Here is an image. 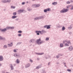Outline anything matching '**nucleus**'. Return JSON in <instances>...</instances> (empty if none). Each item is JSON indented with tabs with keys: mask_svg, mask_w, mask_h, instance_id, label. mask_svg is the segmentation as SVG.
Listing matches in <instances>:
<instances>
[{
	"mask_svg": "<svg viewBox=\"0 0 73 73\" xmlns=\"http://www.w3.org/2000/svg\"><path fill=\"white\" fill-rule=\"evenodd\" d=\"M36 44H38V45H40L41 44L44 43V40H42L41 41V38H40L38 39H37L36 41Z\"/></svg>",
	"mask_w": 73,
	"mask_h": 73,
	"instance_id": "1",
	"label": "nucleus"
},
{
	"mask_svg": "<svg viewBox=\"0 0 73 73\" xmlns=\"http://www.w3.org/2000/svg\"><path fill=\"white\" fill-rule=\"evenodd\" d=\"M36 33H37L38 32V33H40V35H42L43 34V33H46V31H45V30H42L41 31H36Z\"/></svg>",
	"mask_w": 73,
	"mask_h": 73,
	"instance_id": "2",
	"label": "nucleus"
},
{
	"mask_svg": "<svg viewBox=\"0 0 73 73\" xmlns=\"http://www.w3.org/2000/svg\"><path fill=\"white\" fill-rule=\"evenodd\" d=\"M68 11V9H65L64 8L63 9V10H61L60 11V13H65L66 12H67Z\"/></svg>",
	"mask_w": 73,
	"mask_h": 73,
	"instance_id": "3",
	"label": "nucleus"
},
{
	"mask_svg": "<svg viewBox=\"0 0 73 73\" xmlns=\"http://www.w3.org/2000/svg\"><path fill=\"white\" fill-rule=\"evenodd\" d=\"M3 3H10L11 0H3L2 1Z\"/></svg>",
	"mask_w": 73,
	"mask_h": 73,
	"instance_id": "4",
	"label": "nucleus"
},
{
	"mask_svg": "<svg viewBox=\"0 0 73 73\" xmlns=\"http://www.w3.org/2000/svg\"><path fill=\"white\" fill-rule=\"evenodd\" d=\"M44 12H45V13H46L47 12V11L48 12H49L50 11V9L49 8H47L46 9H45L44 10Z\"/></svg>",
	"mask_w": 73,
	"mask_h": 73,
	"instance_id": "5",
	"label": "nucleus"
},
{
	"mask_svg": "<svg viewBox=\"0 0 73 73\" xmlns=\"http://www.w3.org/2000/svg\"><path fill=\"white\" fill-rule=\"evenodd\" d=\"M6 29V30H8L9 29H14V27H7Z\"/></svg>",
	"mask_w": 73,
	"mask_h": 73,
	"instance_id": "6",
	"label": "nucleus"
},
{
	"mask_svg": "<svg viewBox=\"0 0 73 73\" xmlns=\"http://www.w3.org/2000/svg\"><path fill=\"white\" fill-rule=\"evenodd\" d=\"M30 42H32V43H33L35 42V40L33 39H32L30 40Z\"/></svg>",
	"mask_w": 73,
	"mask_h": 73,
	"instance_id": "7",
	"label": "nucleus"
},
{
	"mask_svg": "<svg viewBox=\"0 0 73 73\" xmlns=\"http://www.w3.org/2000/svg\"><path fill=\"white\" fill-rule=\"evenodd\" d=\"M73 49V47L72 46H70L69 48H68V50H70V51H71V50H72Z\"/></svg>",
	"mask_w": 73,
	"mask_h": 73,
	"instance_id": "8",
	"label": "nucleus"
},
{
	"mask_svg": "<svg viewBox=\"0 0 73 73\" xmlns=\"http://www.w3.org/2000/svg\"><path fill=\"white\" fill-rule=\"evenodd\" d=\"M35 54L37 55H42V54H44V53L43 52L41 53H35Z\"/></svg>",
	"mask_w": 73,
	"mask_h": 73,
	"instance_id": "9",
	"label": "nucleus"
},
{
	"mask_svg": "<svg viewBox=\"0 0 73 73\" xmlns=\"http://www.w3.org/2000/svg\"><path fill=\"white\" fill-rule=\"evenodd\" d=\"M40 5L36 4L33 5V7H36V8H37V7H40Z\"/></svg>",
	"mask_w": 73,
	"mask_h": 73,
	"instance_id": "10",
	"label": "nucleus"
},
{
	"mask_svg": "<svg viewBox=\"0 0 73 73\" xmlns=\"http://www.w3.org/2000/svg\"><path fill=\"white\" fill-rule=\"evenodd\" d=\"M30 66H31V64L29 63H28L25 66V68H28V67H29Z\"/></svg>",
	"mask_w": 73,
	"mask_h": 73,
	"instance_id": "11",
	"label": "nucleus"
},
{
	"mask_svg": "<svg viewBox=\"0 0 73 73\" xmlns=\"http://www.w3.org/2000/svg\"><path fill=\"white\" fill-rule=\"evenodd\" d=\"M24 10H19L18 11V12L19 13H22V12H23V11H24Z\"/></svg>",
	"mask_w": 73,
	"mask_h": 73,
	"instance_id": "12",
	"label": "nucleus"
},
{
	"mask_svg": "<svg viewBox=\"0 0 73 73\" xmlns=\"http://www.w3.org/2000/svg\"><path fill=\"white\" fill-rule=\"evenodd\" d=\"M3 56H0V61H3Z\"/></svg>",
	"mask_w": 73,
	"mask_h": 73,
	"instance_id": "13",
	"label": "nucleus"
},
{
	"mask_svg": "<svg viewBox=\"0 0 73 73\" xmlns=\"http://www.w3.org/2000/svg\"><path fill=\"white\" fill-rule=\"evenodd\" d=\"M11 66L10 67L11 68V70H13V65L12 64H10Z\"/></svg>",
	"mask_w": 73,
	"mask_h": 73,
	"instance_id": "14",
	"label": "nucleus"
},
{
	"mask_svg": "<svg viewBox=\"0 0 73 73\" xmlns=\"http://www.w3.org/2000/svg\"><path fill=\"white\" fill-rule=\"evenodd\" d=\"M13 45V43H12V42H11V44H8V47L9 46H12Z\"/></svg>",
	"mask_w": 73,
	"mask_h": 73,
	"instance_id": "15",
	"label": "nucleus"
},
{
	"mask_svg": "<svg viewBox=\"0 0 73 73\" xmlns=\"http://www.w3.org/2000/svg\"><path fill=\"white\" fill-rule=\"evenodd\" d=\"M5 31H7V29H6V28L2 29L1 30L2 32H5Z\"/></svg>",
	"mask_w": 73,
	"mask_h": 73,
	"instance_id": "16",
	"label": "nucleus"
},
{
	"mask_svg": "<svg viewBox=\"0 0 73 73\" xmlns=\"http://www.w3.org/2000/svg\"><path fill=\"white\" fill-rule=\"evenodd\" d=\"M16 62L17 64H19V63H20V62L19 61V59H18L16 60Z\"/></svg>",
	"mask_w": 73,
	"mask_h": 73,
	"instance_id": "17",
	"label": "nucleus"
},
{
	"mask_svg": "<svg viewBox=\"0 0 73 73\" xmlns=\"http://www.w3.org/2000/svg\"><path fill=\"white\" fill-rule=\"evenodd\" d=\"M40 67H41L40 66H38L36 67V69H38L40 68Z\"/></svg>",
	"mask_w": 73,
	"mask_h": 73,
	"instance_id": "18",
	"label": "nucleus"
},
{
	"mask_svg": "<svg viewBox=\"0 0 73 73\" xmlns=\"http://www.w3.org/2000/svg\"><path fill=\"white\" fill-rule=\"evenodd\" d=\"M17 17V16H13L12 17V18L13 19H15V18H16Z\"/></svg>",
	"mask_w": 73,
	"mask_h": 73,
	"instance_id": "19",
	"label": "nucleus"
},
{
	"mask_svg": "<svg viewBox=\"0 0 73 73\" xmlns=\"http://www.w3.org/2000/svg\"><path fill=\"white\" fill-rule=\"evenodd\" d=\"M52 5H57V2H54L52 3Z\"/></svg>",
	"mask_w": 73,
	"mask_h": 73,
	"instance_id": "20",
	"label": "nucleus"
},
{
	"mask_svg": "<svg viewBox=\"0 0 73 73\" xmlns=\"http://www.w3.org/2000/svg\"><path fill=\"white\" fill-rule=\"evenodd\" d=\"M39 20V17L35 18L34 19V20Z\"/></svg>",
	"mask_w": 73,
	"mask_h": 73,
	"instance_id": "21",
	"label": "nucleus"
},
{
	"mask_svg": "<svg viewBox=\"0 0 73 73\" xmlns=\"http://www.w3.org/2000/svg\"><path fill=\"white\" fill-rule=\"evenodd\" d=\"M66 42H67V40H63V44H65Z\"/></svg>",
	"mask_w": 73,
	"mask_h": 73,
	"instance_id": "22",
	"label": "nucleus"
},
{
	"mask_svg": "<svg viewBox=\"0 0 73 73\" xmlns=\"http://www.w3.org/2000/svg\"><path fill=\"white\" fill-rule=\"evenodd\" d=\"M65 29V27H64V26H63L62 28V31H64Z\"/></svg>",
	"mask_w": 73,
	"mask_h": 73,
	"instance_id": "23",
	"label": "nucleus"
},
{
	"mask_svg": "<svg viewBox=\"0 0 73 73\" xmlns=\"http://www.w3.org/2000/svg\"><path fill=\"white\" fill-rule=\"evenodd\" d=\"M60 47L61 48H62V47H63V44L62 43L60 44Z\"/></svg>",
	"mask_w": 73,
	"mask_h": 73,
	"instance_id": "24",
	"label": "nucleus"
},
{
	"mask_svg": "<svg viewBox=\"0 0 73 73\" xmlns=\"http://www.w3.org/2000/svg\"><path fill=\"white\" fill-rule=\"evenodd\" d=\"M43 18H44V17L43 16H41L39 17V20H40V19H42Z\"/></svg>",
	"mask_w": 73,
	"mask_h": 73,
	"instance_id": "25",
	"label": "nucleus"
},
{
	"mask_svg": "<svg viewBox=\"0 0 73 73\" xmlns=\"http://www.w3.org/2000/svg\"><path fill=\"white\" fill-rule=\"evenodd\" d=\"M50 25H48L47 26V29H50Z\"/></svg>",
	"mask_w": 73,
	"mask_h": 73,
	"instance_id": "26",
	"label": "nucleus"
},
{
	"mask_svg": "<svg viewBox=\"0 0 73 73\" xmlns=\"http://www.w3.org/2000/svg\"><path fill=\"white\" fill-rule=\"evenodd\" d=\"M3 48H7V46L6 45H5L3 47Z\"/></svg>",
	"mask_w": 73,
	"mask_h": 73,
	"instance_id": "27",
	"label": "nucleus"
},
{
	"mask_svg": "<svg viewBox=\"0 0 73 73\" xmlns=\"http://www.w3.org/2000/svg\"><path fill=\"white\" fill-rule=\"evenodd\" d=\"M14 56L15 57H17L18 56V55H17V54H15Z\"/></svg>",
	"mask_w": 73,
	"mask_h": 73,
	"instance_id": "28",
	"label": "nucleus"
},
{
	"mask_svg": "<svg viewBox=\"0 0 73 73\" xmlns=\"http://www.w3.org/2000/svg\"><path fill=\"white\" fill-rule=\"evenodd\" d=\"M27 10L28 11H32V9H30L29 8H28Z\"/></svg>",
	"mask_w": 73,
	"mask_h": 73,
	"instance_id": "29",
	"label": "nucleus"
},
{
	"mask_svg": "<svg viewBox=\"0 0 73 73\" xmlns=\"http://www.w3.org/2000/svg\"><path fill=\"white\" fill-rule=\"evenodd\" d=\"M15 7H15V6H12L11 7V8H13V9H15Z\"/></svg>",
	"mask_w": 73,
	"mask_h": 73,
	"instance_id": "30",
	"label": "nucleus"
},
{
	"mask_svg": "<svg viewBox=\"0 0 73 73\" xmlns=\"http://www.w3.org/2000/svg\"><path fill=\"white\" fill-rule=\"evenodd\" d=\"M67 71H68V72H72V70H69V69H68L67 70Z\"/></svg>",
	"mask_w": 73,
	"mask_h": 73,
	"instance_id": "31",
	"label": "nucleus"
},
{
	"mask_svg": "<svg viewBox=\"0 0 73 73\" xmlns=\"http://www.w3.org/2000/svg\"><path fill=\"white\" fill-rule=\"evenodd\" d=\"M49 39V38H46L45 40L46 41H48Z\"/></svg>",
	"mask_w": 73,
	"mask_h": 73,
	"instance_id": "32",
	"label": "nucleus"
},
{
	"mask_svg": "<svg viewBox=\"0 0 73 73\" xmlns=\"http://www.w3.org/2000/svg\"><path fill=\"white\" fill-rule=\"evenodd\" d=\"M67 42L68 44H71V43H70V41H67Z\"/></svg>",
	"mask_w": 73,
	"mask_h": 73,
	"instance_id": "33",
	"label": "nucleus"
},
{
	"mask_svg": "<svg viewBox=\"0 0 73 73\" xmlns=\"http://www.w3.org/2000/svg\"><path fill=\"white\" fill-rule=\"evenodd\" d=\"M65 46H69V44H68L67 43L65 44Z\"/></svg>",
	"mask_w": 73,
	"mask_h": 73,
	"instance_id": "34",
	"label": "nucleus"
},
{
	"mask_svg": "<svg viewBox=\"0 0 73 73\" xmlns=\"http://www.w3.org/2000/svg\"><path fill=\"white\" fill-rule=\"evenodd\" d=\"M72 28V27H71V26L68 27V29H71Z\"/></svg>",
	"mask_w": 73,
	"mask_h": 73,
	"instance_id": "35",
	"label": "nucleus"
},
{
	"mask_svg": "<svg viewBox=\"0 0 73 73\" xmlns=\"http://www.w3.org/2000/svg\"><path fill=\"white\" fill-rule=\"evenodd\" d=\"M22 32V31H19L18 32V33H21Z\"/></svg>",
	"mask_w": 73,
	"mask_h": 73,
	"instance_id": "36",
	"label": "nucleus"
},
{
	"mask_svg": "<svg viewBox=\"0 0 73 73\" xmlns=\"http://www.w3.org/2000/svg\"><path fill=\"white\" fill-rule=\"evenodd\" d=\"M16 12H14L13 13V15H14V16H15V15H16Z\"/></svg>",
	"mask_w": 73,
	"mask_h": 73,
	"instance_id": "37",
	"label": "nucleus"
},
{
	"mask_svg": "<svg viewBox=\"0 0 73 73\" xmlns=\"http://www.w3.org/2000/svg\"><path fill=\"white\" fill-rule=\"evenodd\" d=\"M70 2L69 1L67 2V4H70Z\"/></svg>",
	"mask_w": 73,
	"mask_h": 73,
	"instance_id": "38",
	"label": "nucleus"
},
{
	"mask_svg": "<svg viewBox=\"0 0 73 73\" xmlns=\"http://www.w3.org/2000/svg\"><path fill=\"white\" fill-rule=\"evenodd\" d=\"M47 26H48V25L44 26V28H47Z\"/></svg>",
	"mask_w": 73,
	"mask_h": 73,
	"instance_id": "39",
	"label": "nucleus"
},
{
	"mask_svg": "<svg viewBox=\"0 0 73 73\" xmlns=\"http://www.w3.org/2000/svg\"><path fill=\"white\" fill-rule=\"evenodd\" d=\"M21 44V42H19L17 43V44L20 45Z\"/></svg>",
	"mask_w": 73,
	"mask_h": 73,
	"instance_id": "40",
	"label": "nucleus"
},
{
	"mask_svg": "<svg viewBox=\"0 0 73 73\" xmlns=\"http://www.w3.org/2000/svg\"><path fill=\"white\" fill-rule=\"evenodd\" d=\"M30 61L31 62H33V60L31 59L30 60Z\"/></svg>",
	"mask_w": 73,
	"mask_h": 73,
	"instance_id": "41",
	"label": "nucleus"
},
{
	"mask_svg": "<svg viewBox=\"0 0 73 73\" xmlns=\"http://www.w3.org/2000/svg\"><path fill=\"white\" fill-rule=\"evenodd\" d=\"M3 37L0 36V40H3Z\"/></svg>",
	"mask_w": 73,
	"mask_h": 73,
	"instance_id": "42",
	"label": "nucleus"
},
{
	"mask_svg": "<svg viewBox=\"0 0 73 73\" xmlns=\"http://www.w3.org/2000/svg\"><path fill=\"white\" fill-rule=\"evenodd\" d=\"M18 36H21V34H19L18 35Z\"/></svg>",
	"mask_w": 73,
	"mask_h": 73,
	"instance_id": "43",
	"label": "nucleus"
},
{
	"mask_svg": "<svg viewBox=\"0 0 73 73\" xmlns=\"http://www.w3.org/2000/svg\"><path fill=\"white\" fill-rule=\"evenodd\" d=\"M17 51H16V50H14V52H15V53H16V52H17Z\"/></svg>",
	"mask_w": 73,
	"mask_h": 73,
	"instance_id": "44",
	"label": "nucleus"
},
{
	"mask_svg": "<svg viewBox=\"0 0 73 73\" xmlns=\"http://www.w3.org/2000/svg\"><path fill=\"white\" fill-rule=\"evenodd\" d=\"M59 57H60V56H56V58H59Z\"/></svg>",
	"mask_w": 73,
	"mask_h": 73,
	"instance_id": "45",
	"label": "nucleus"
},
{
	"mask_svg": "<svg viewBox=\"0 0 73 73\" xmlns=\"http://www.w3.org/2000/svg\"><path fill=\"white\" fill-rule=\"evenodd\" d=\"M25 2H23L22 3V5H24V4H25Z\"/></svg>",
	"mask_w": 73,
	"mask_h": 73,
	"instance_id": "46",
	"label": "nucleus"
},
{
	"mask_svg": "<svg viewBox=\"0 0 73 73\" xmlns=\"http://www.w3.org/2000/svg\"><path fill=\"white\" fill-rule=\"evenodd\" d=\"M2 40H5V38H3Z\"/></svg>",
	"mask_w": 73,
	"mask_h": 73,
	"instance_id": "47",
	"label": "nucleus"
},
{
	"mask_svg": "<svg viewBox=\"0 0 73 73\" xmlns=\"http://www.w3.org/2000/svg\"><path fill=\"white\" fill-rule=\"evenodd\" d=\"M57 27H58V28H61V26L59 25V26H58Z\"/></svg>",
	"mask_w": 73,
	"mask_h": 73,
	"instance_id": "48",
	"label": "nucleus"
},
{
	"mask_svg": "<svg viewBox=\"0 0 73 73\" xmlns=\"http://www.w3.org/2000/svg\"><path fill=\"white\" fill-rule=\"evenodd\" d=\"M36 33H37V35H40V34H39V33H40L37 32Z\"/></svg>",
	"mask_w": 73,
	"mask_h": 73,
	"instance_id": "49",
	"label": "nucleus"
},
{
	"mask_svg": "<svg viewBox=\"0 0 73 73\" xmlns=\"http://www.w3.org/2000/svg\"><path fill=\"white\" fill-rule=\"evenodd\" d=\"M15 20H16V21H18V20H19V18H17V19H15Z\"/></svg>",
	"mask_w": 73,
	"mask_h": 73,
	"instance_id": "50",
	"label": "nucleus"
},
{
	"mask_svg": "<svg viewBox=\"0 0 73 73\" xmlns=\"http://www.w3.org/2000/svg\"><path fill=\"white\" fill-rule=\"evenodd\" d=\"M50 63L49 62L48 64V65H50Z\"/></svg>",
	"mask_w": 73,
	"mask_h": 73,
	"instance_id": "51",
	"label": "nucleus"
},
{
	"mask_svg": "<svg viewBox=\"0 0 73 73\" xmlns=\"http://www.w3.org/2000/svg\"><path fill=\"white\" fill-rule=\"evenodd\" d=\"M43 72L44 73H46V72L45 71H44Z\"/></svg>",
	"mask_w": 73,
	"mask_h": 73,
	"instance_id": "52",
	"label": "nucleus"
},
{
	"mask_svg": "<svg viewBox=\"0 0 73 73\" xmlns=\"http://www.w3.org/2000/svg\"><path fill=\"white\" fill-rule=\"evenodd\" d=\"M16 65V64H14V66H15Z\"/></svg>",
	"mask_w": 73,
	"mask_h": 73,
	"instance_id": "53",
	"label": "nucleus"
},
{
	"mask_svg": "<svg viewBox=\"0 0 73 73\" xmlns=\"http://www.w3.org/2000/svg\"><path fill=\"white\" fill-rule=\"evenodd\" d=\"M69 33L70 34H72V33L70 32Z\"/></svg>",
	"mask_w": 73,
	"mask_h": 73,
	"instance_id": "54",
	"label": "nucleus"
},
{
	"mask_svg": "<svg viewBox=\"0 0 73 73\" xmlns=\"http://www.w3.org/2000/svg\"><path fill=\"white\" fill-rule=\"evenodd\" d=\"M50 56H48V58H50Z\"/></svg>",
	"mask_w": 73,
	"mask_h": 73,
	"instance_id": "55",
	"label": "nucleus"
},
{
	"mask_svg": "<svg viewBox=\"0 0 73 73\" xmlns=\"http://www.w3.org/2000/svg\"><path fill=\"white\" fill-rule=\"evenodd\" d=\"M45 59H48V58H47V57H45Z\"/></svg>",
	"mask_w": 73,
	"mask_h": 73,
	"instance_id": "56",
	"label": "nucleus"
},
{
	"mask_svg": "<svg viewBox=\"0 0 73 73\" xmlns=\"http://www.w3.org/2000/svg\"><path fill=\"white\" fill-rule=\"evenodd\" d=\"M1 65H2L0 63V66H1Z\"/></svg>",
	"mask_w": 73,
	"mask_h": 73,
	"instance_id": "57",
	"label": "nucleus"
},
{
	"mask_svg": "<svg viewBox=\"0 0 73 73\" xmlns=\"http://www.w3.org/2000/svg\"><path fill=\"white\" fill-rule=\"evenodd\" d=\"M71 9H73V7L71 8Z\"/></svg>",
	"mask_w": 73,
	"mask_h": 73,
	"instance_id": "58",
	"label": "nucleus"
},
{
	"mask_svg": "<svg viewBox=\"0 0 73 73\" xmlns=\"http://www.w3.org/2000/svg\"><path fill=\"white\" fill-rule=\"evenodd\" d=\"M37 60H39V59L38 58H37Z\"/></svg>",
	"mask_w": 73,
	"mask_h": 73,
	"instance_id": "59",
	"label": "nucleus"
},
{
	"mask_svg": "<svg viewBox=\"0 0 73 73\" xmlns=\"http://www.w3.org/2000/svg\"><path fill=\"white\" fill-rule=\"evenodd\" d=\"M2 29H1V28H0V31H1V30Z\"/></svg>",
	"mask_w": 73,
	"mask_h": 73,
	"instance_id": "60",
	"label": "nucleus"
},
{
	"mask_svg": "<svg viewBox=\"0 0 73 73\" xmlns=\"http://www.w3.org/2000/svg\"><path fill=\"white\" fill-rule=\"evenodd\" d=\"M64 65H65V64H66V63H64Z\"/></svg>",
	"mask_w": 73,
	"mask_h": 73,
	"instance_id": "61",
	"label": "nucleus"
},
{
	"mask_svg": "<svg viewBox=\"0 0 73 73\" xmlns=\"http://www.w3.org/2000/svg\"><path fill=\"white\" fill-rule=\"evenodd\" d=\"M68 8V6H67V8Z\"/></svg>",
	"mask_w": 73,
	"mask_h": 73,
	"instance_id": "62",
	"label": "nucleus"
},
{
	"mask_svg": "<svg viewBox=\"0 0 73 73\" xmlns=\"http://www.w3.org/2000/svg\"><path fill=\"white\" fill-rule=\"evenodd\" d=\"M64 66H65L66 67V66L65 65Z\"/></svg>",
	"mask_w": 73,
	"mask_h": 73,
	"instance_id": "63",
	"label": "nucleus"
},
{
	"mask_svg": "<svg viewBox=\"0 0 73 73\" xmlns=\"http://www.w3.org/2000/svg\"><path fill=\"white\" fill-rule=\"evenodd\" d=\"M27 3H28V1L27 2Z\"/></svg>",
	"mask_w": 73,
	"mask_h": 73,
	"instance_id": "64",
	"label": "nucleus"
}]
</instances>
